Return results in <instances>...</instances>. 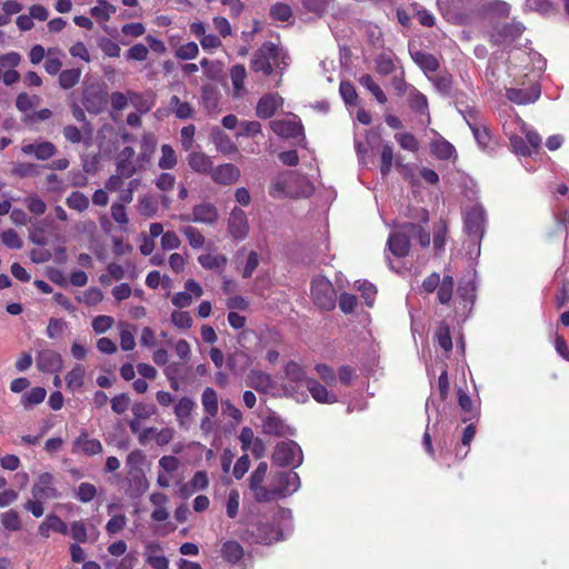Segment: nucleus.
<instances>
[{"instance_id":"nucleus-11","label":"nucleus","mask_w":569,"mask_h":569,"mask_svg":"<svg viewBox=\"0 0 569 569\" xmlns=\"http://www.w3.org/2000/svg\"><path fill=\"white\" fill-rule=\"evenodd\" d=\"M272 131L282 138H297L303 133V128L296 116L277 119L270 122Z\"/></svg>"},{"instance_id":"nucleus-20","label":"nucleus","mask_w":569,"mask_h":569,"mask_svg":"<svg viewBox=\"0 0 569 569\" xmlns=\"http://www.w3.org/2000/svg\"><path fill=\"white\" fill-rule=\"evenodd\" d=\"M210 177L218 184L229 186L239 180L240 170L232 163H223L217 168H212Z\"/></svg>"},{"instance_id":"nucleus-32","label":"nucleus","mask_w":569,"mask_h":569,"mask_svg":"<svg viewBox=\"0 0 569 569\" xmlns=\"http://www.w3.org/2000/svg\"><path fill=\"white\" fill-rule=\"evenodd\" d=\"M209 486V479L206 471H197L190 481L181 489L184 497L192 495L196 491L204 490Z\"/></svg>"},{"instance_id":"nucleus-19","label":"nucleus","mask_w":569,"mask_h":569,"mask_svg":"<svg viewBox=\"0 0 569 569\" xmlns=\"http://www.w3.org/2000/svg\"><path fill=\"white\" fill-rule=\"evenodd\" d=\"M21 151L26 156H33L37 160L46 161L57 153V147L50 141L22 143Z\"/></svg>"},{"instance_id":"nucleus-42","label":"nucleus","mask_w":569,"mask_h":569,"mask_svg":"<svg viewBox=\"0 0 569 569\" xmlns=\"http://www.w3.org/2000/svg\"><path fill=\"white\" fill-rule=\"evenodd\" d=\"M412 59L425 71L435 72L439 68L438 60L430 53L417 51Z\"/></svg>"},{"instance_id":"nucleus-29","label":"nucleus","mask_w":569,"mask_h":569,"mask_svg":"<svg viewBox=\"0 0 569 569\" xmlns=\"http://www.w3.org/2000/svg\"><path fill=\"white\" fill-rule=\"evenodd\" d=\"M247 70L242 64H236L230 69V80L232 84L231 94L233 98H242L246 93L244 79Z\"/></svg>"},{"instance_id":"nucleus-34","label":"nucleus","mask_w":569,"mask_h":569,"mask_svg":"<svg viewBox=\"0 0 569 569\" xmlns=\"http://www.w3.org/2000/svg\"><path fill=\"white\" fill-rule=\"evenodd\" d=\"M86 368L77 363L67 375H66V383L68 389L71 391H77L81 389L84 383Z\"/></svg>"},{"instance_id":"nucleus-24","label":"nucleus","mask_w":569,"mask_h":569,"mask_svg":"<svg viewBox=\"0 0 569 569\" xmlns=\"http://www.w3.org/2000/svg\"><path fill=\"white\" fill-rule=\"evenodd\" d=\"M173 437L174 430L170 427H166L160 430L154 427H149L140 432L139 441L140 443H146L149 439H153L157 445L164 446L168 445Z\"/></svg>"},{"instance_id":"nucleus-27","label":"nucleus","mask_w":569,"mask_h":569,"mask_svg":"<svg viewBox=\"0 0 569 569\" xmlns=\"http://www.w3.org/2000/svg\"><path fill=\"white\" fill-rule=\"evenodd\" d=\"M306 387L317 402L335 403L338 401L336 393L329 392L323 385L312 378L307 380Z\"/></svg>"},{"instance_id":"nucleus-49","label":"nucleus","mask_w":569,"mask_h":569,"mask_svg":"<svg viewBox=\"0 0 569 569\" xmlns=\"http://www.w3.org/2000/svg\"><path fill=\"white\" fill-rule=\"evenodd\" d=\"M156 138L152 134H144L142 139V150L137 159V162L139 163L138 170L143 167V162H148L150 160V156L153 152V149L156 147Z\"/></svg>"},{"instance_id":"nucleus-47","label":"nucleus","mask_w":569,"mask_h":569,"mask_svg":"<svg viewBox=\"0 0 569 569\" xmlns=\"http://www.w3.org/2000/svg\"><path fill=\"white\" fill-rule=\"evenodd\" d=\"M359 82L362 87L370 91V93L377 99L379 103L387 102V97L381 88L373 81L370 74H362L359 78Z\"/></svg>"},{"instance_id":"nucleus-7","label":"nucleus","mask_w":569,"mask_h":569,"mask_svg":"<svg viewBox=\"0 0 569 569\" xmlns=\"http://www.w3.org/2000/svg\"><path fill=\"white\" fill-rule=\"evenodd\" d=\"M246 386L252 388L260 395H270L276 397L279 395L277 381L271 375L260 370L251 369L244 379Z\"/></svg>"},{"instance_id":"nucleus-2","label":"nucleus","mask_w":569,"mask_h":569,"mask_svg":"<svg viewBox=\"0 0 569 569\" xmlns=\"http://www.w3.org/2000/svg\"><path fill=\"white\" fill-rule=\"evenodd\" d=\"M288 57L282 48L273 42H266L254 53L251 60V68L256 72H263L269 76L273 69H283L288 66Z\"/></svg>"},{"instance_id":"nucleus-44","label":"nucleus","mask_w":569,"mask_h":569,"mask_svg":"<svg viewBox=\"0 0 569 569\" xmlns=\"http://www.w3.org/2000/svg\"><path fill=\"white\" fill-rule=\"evenodd\" d=\"M180 231L186 237L192 249H200L204 246V237L197 228L192 226H184Z\"/></svg>"},{"instance_id":"nucleus-53","label":"nucleus","mask_w":569,"mask_h":569,"mask_svg":"<svg viewBox=\"0 0 569 569\" xmlns=\"http://www.w3.org/2000/svg\"><path fill=\"white\" fill-rule=\"evenodd\" d=\"M409 103L411 109L422 113L427 114L428 120H430L429 112H428V100L425 94L421 92L413 90L409 96Z\"/></svg>"},{"instance_id":"nucleus-39","label":"nucleus","mask_w":569,"mask_h":569,"mask_svg":"<svg viewBox=\"0 0 569 569\" xmlns=\"http://www.w3.org/2000/svg\"><path fill=\"white\" fill-rule=\"evenodd\" d=\"M171 112L179 119L192 117L193 108L187 101H181L179 97L172 96L169 101Z\"/></svg>"},{"instance_id":"nucleus-61","label":"nucleus","mask_w":569,"mask_h":569,"mask_svg":"<svg viewBox=\"0 0 569 569\" xmlns=\"http://www.w3.org/2000/svg\"><path fill=\"white\" fill-rule=\"evenodd\" d=\"M240 506V493L238 490H230L227 502H226V513L229 518L234 519L238 516Z\"/></svg>"},{"instance_id":"nucleus-25","label":"nucleus","mask_w":569,"mask_h":569,"mask_svg":"<svg viewBox=\"0 0 569 569\" xmlns=\"http://www.w3.org/2000/svg\"><path fill=\"white\" fill-rule=\"evenodd\" d=\"M475 286L471 282H468L466 284H460L458 287L457 292V299L455 300V303L459 305L457 306V312H459V309H461L460 316L466 317L469 311L472 308L473 299H475Z\"/></svg>"},{"instance_id":"nucleus-43","label":"nucleus","mask_w":569,"mask_h":569,"mask_svg":"<svg viewBox=\"0 0 569 569\" xmlns=\"http://www.w3.org/2000/svg\"><path fill=\"white\" fill-rule=\"evenodd\" d=\"M178 163L176 151L170 144L161 146V157L159 158L158 166L160 169L170 170Z\"/></svg>"},{"instance_id":"nucleus-1","label":"nucleus","mask_w":569,"mask_h":569,"mask_svg":"<svg viewBox=\"0 0 569 569\" xmlns=\"http://www.w3.org/2000/svg\"><path fill=\"white\" fill-rule=\"evenodd\" d=\"M313 192L312 183L296 171H288L276 177L269 188L274 199L309 197Z\"/></svg>"},{"instance_id":"nucleus-63","label":"nucleus","mask_w":569,"mask_h":569,"mask_svg":"<svg viewBox=\"0 0 569 569\" xmlns=\"http://www.w3.org/2000/svg\"><path fill=\"white\" fill-rule=\"evenodd\" d=\"M39 103H40V97L30 96L28 93H20L16 100L17 108L22 112H26V111L32 109L33 107H37Z\"/></svg>"},{"instance_id":"nucleus-5","label":"nucleus","mask_w":569,"mask_h":569,"mask_svg":"<svg viewBox=\"0 0 569 569\" xmlns=\"http://www.w3.org/2000/svg\"><path fill=\"white\" fill-rule=\"evenodd\" d=\"M272 461L280 467L297 468L303 461V453L300 446L296 441H280L274 447Z\"/></svg>"},{"instance_id":"nucleus-37","label":"nucleus","mask_w":569,"mask_h":569,"mask_svg":"<svg viewBox=\"0 0 569 569\" xmlns=\"http://www.w3.org/2000/svg\"><path fill=\"white\" fill-rule=\"evenodd\" d=\"M170 46L174 49V56L181 60H192L199 54L198 44L193 41L178 46L173 42V38H171Z\"/></svg>"},{"instance_id":"nucleus-54","label":"nucleus","mask_w":569,"mask_h":569,"mask_svg":"<svg viewBox=\"0 0 569 569\" xmlns=\"http://www.w3.org/2000/svg\"><path fill=\"white\" fill-rule=\"evenodd\" d=\"M523 30L525 27L521 22L512 21L502 28L500 32L501 41H513L521 36Z\"/></svg>"},{"instance_id":"nucleus-13","label":"nucleus","mask_w":569,"mask_h":569,"mask_svg":"<svg viewBox=\"0 0 569 569\" xmlns=\"http://www.w3.org/2000/svg\"><path fill=\"white\" fill-rule=\"evenodd\" d=\"M262 432L273 437L295 436V428L287 425L279 416L273 412L262 420Z\"/></svg>"},{"instance_id":"nucleus-3","label":"nucleus","mask_w":569,"mask_h":569,"mask_svg":"<svg viewBox=\"0 0 569 569\" xmlns=\"http://www.w3.org/2000/svg\"><path fill=\"white\" fill-rule=\"evenodd\" d=\"M301 482L297 472L293 471H277L271 476L269 486H267V500L262 502H270L277 499L286 498L298 491Z\"/></svg>"},{"instance_id":"nucleus-64","label":"nucleus","mask_w":569,"mask_h":569,"mask_svg":"<svg viewBox=\"0 0 569 569\" xmlns=\"http://www.w3.org/2000/svg\"><path fill=\"white\" fill-rule=\"evenodd\" d=\"M24 203H26L28 210L36 216H41L47 210L46 202L40 197H38L36 194L27 197L24 199Z\"/></svg>"},{"instance_id":"nucleus-22","label":"nucleus","mask_w":569,"mask_h":569,"mask_svg":"<svg viewBox=\"0 0 569 569\" xmlns=\"http://www.w3.org/2000/svg\"><path fill=\"white\" fill-rule=\"evenodd\" d=\"M136 151L132 147H124L117 156V172L124 178L133 176L138 171L133 162Z\"/></svg>"},{"instance_id":"nucleus-50","label":"nucleus","mask_w":569,"mask_h":569,"mask_svg":"<svg viewBox=\"0 0 569 569\" xmlns=\"http://www.w3.org/2000/svg\"><path fill=\"white\" fill-rule=\"evenodd\" d=\"M11 173L19 178H31L39 174V167L31 162H17L11 169Z\"/></svg>"},{"instance_id":"nucleus-55","label":"nucleus","mask_w":569,"mask_h":569,"mask_svg":"<svg viewBox=\"0 0 569 569\" xmlns=\"http://www.w3.org/2000/svg\"><path fill=\"white\" fill-rule=\"evenodd\" d=\"M405 229L408 232V237H415L418 239L422 247H427L430 243V234L428 231L422 229L420 226L415 223H406Z\"/></svg>"},{"instance_id":"nucleus-21","label":"nucleus","mask_w":569,"mask_h":569,"mask_svg":"<svg viewBox=\"0 0 569 569\" xmlns=\"http://www.w3.org/2000/svg\"><path fill=\"white\" fill-rule=\"evenodd\" d=\"M37 368L42 372H58L62 369V358L53 350H42L38 353Z\"/></svg>"},{"instance_id":"nucleus-12","label":"nucleus","mask_w":569,"mask_h":569,"mask_svg":"<svg viewBox=\"0 0 569 569\" xmlns=\"http://www.w3.org/2000/svg\"><path fill=\"white\" fill-rule=\"evenodd\" d=\"M103 450L102 443L96 438H90L88 431L82 430L80 435L72 441L71 452L83 453L86 456H96Z\"/></svg>"},{"instance_id":"nucleus-23","label":"nucleus","mask_w":569,"mask_h":569,"mask_svg":"<svg viewBox=\"0 0 569 569\" xmlns=\"http://www.w3.org/2000/svg\"><path fill=\"white\" fill-rule=\"evenodd\" d=\"M282 103L283 100L278 93H268L258 101L256 113L262 119L271 118Z\"/></svg>"},{"instance_id":"nucleus-33","label":"nucleus","mask_w":569,"mask_h":569,"mask_svg":"<svg viewBox=\"0 0 569 569\" xmlns=\"http://www.w3.org/2000/svg\"><path fill=\"white\" fill-rule=\"evenodd\" d=\"M203 411L210 417H216L219 410L217 391L210 387L204 388L201 395Z\"/></svg>"},{"instance_id":"nucleus-28","label":"nucleus","mask_w":569,"mask_h":569,"mask_svg":"<svg viewBox=\"0 0 569 569\" xmlns=\"http://www.w3.org/2000/svg\"><path fill=\"white\" fill-rule=\"evenodd\" d=\"M188 164L193 171L200 174H210L213 168L211 158L200 151H192L189 153Z\"/></svg>"},{"instance_id":"nucleus-41","label":"nucleus","mask_w":569,"mask_h":569,"mask_svg":"<svg viewBox=\"0 0 569 569\" xmlns=\"http://www.w3.org/2000/svg\"><path fill=\"white\" fill-rule=\"evenodd\" d=\"M66 204L72 210L83 212L89 208L90 200L84 193L80 191H72L66 198Z\"/></svg>"},{"instance_id":"nucleus-8","label":"nucleus","mask_w":569,"mask_h":569,"mask_svg":"<svg viewBox=\"0 0 569 569\" xmlns=\"http://www.w3.org/2000/svg\"><path fill=\"white\" fill-rule=\"evenodd\" d=\"M227 229L236 241H242L249 236V220L247 213L239 207L232 208L227 220Z\"/></svg>"},{"instance_id":"nucleus-46","label":"nucleus","mask_w":569,"mask_h":569,"mask_svg":"<svg viewBox=\"0 0 569 569\" xmlns=\"http://www.w3.org/2000/svg\"><path fill=\"white\" fill-rule=\"evenodd\" d=\"M81 78V69L72 68L60 72L59 84L62 89L73 88Z\"/></svg>"},{"instance_id":"nucleus-18","label":"nucleus","mask_w":569,"mask_h":569,"mask_svg":"<svg viewBox=\"0 0 569 569\" xmlns=\"http://www.w3.org/2000/svg\"><path fill=\"white\" fill-rule=\"evenodd\" d=\"M409 237L408 232L405 229V224L400 227L399 230L392 232L388 238V249L389 251L398 258L406 257L409 252Z\"/></svg>"},{"instance_id":"nucleus-16","label":"nucleus","mask_w":569,"mask_h":569,"mask_svg":"<svg viewBox=\"0 0 569 569\" xmlns=\"http://www.w3.org/2000/svg\"><path fill=\"white\" fill-rule=\"evenodd\" d=\"M143 557L153 569H168L169 560L163 555L162 546L157 541H148L144 545Z\"/></svg>"},{"instance_id":"nucleus-35","label":"nucleus","mask_w":569,"mask_h":569,"mask_svg":"<svg viewBox=\"0 0 569 569\" xmlns=\"http://www.w3.org/2000/svg\"><path fill=\"white\" fill-rule=\"evenodd\" d=\"M198 261L207 270L222 271L227 266L228 259L224 254L207 253L199 256Z\"/></svg>"},{"instance_id":"nucleus-62","label":"nucleus","mask_w":569,"mask_h":569,"mask_svg":"<svg viewBox=\"0 0 569 569\" xmlns=\"http://www.w3.org/2000/svg\"><path fill=\"white\" fill-rule=\"evenodd\" d=\"M510 9V4L502 0H490L486 4V10L497 17H508Z\"/></svg>"},{"instance_id":"nucleus-60","label":"nucleus","mask_w":569,"mask_h":569,"mask_svg":"<svg viewBox=\"0 0 569 569\" xmlns=\"http://www.w3.org/2000/svg\"><path fill=\"white\" fill-rule=\"evenodd\" d=\"M0 240L2 244L10 249H21L23 246V241L20 236L12 229L4 230L0 234Z\"/></svg>"},{"instance_id":"nucleus-52","label":"nucleus","mask_w":569,"mask_h":569,"mask_svg":"<svg viewBox=\"0 0 569 569\" xmlns=\"http://www.w3.org/2000/svg\"><path fill=\"white\" fill-rule=\"evenodd\" d=\"M270 17L273 20L287 22L292 18L291 7L283 2H277L270 8Z\"/></svg>"},{"instance_id":"nucleus-30","label":"nucleus","mask_w":569,"mask_h":569,"mask_svg":"<svg viewBox=\"0 0 569 569\" xmlns=\"http://www.w3.org/2000/svg\"><path fill=\"white\" fill-rule=\"evenodd\" d=\"M169 499L162 492H153L150 495V502L154 506V510L151 513V519L157 522L166 521L169 518L167 510V503Z\"/></svg>"},{"instance_id":"nucleus-48","label":"nucleus","mask_w":569,"mask_h":569,"mask_svg":"<svg viewBox=\"0 0 569 569\" xmlns=\"http://www.w3.org/2000/svg\"><path fill=\"white\" fill-rule=\"evenodd\" d=\"M63 137L70 142V143H79L84 142V144H89L91 140V131L89 130L87 133V137L81 132L79 128L72 124H68L63 128Z\"/></svg>"},{"instance_id":"nucleus-9","label":"nucleus","mask_w":569,"mask_h":569,"mask_svg":"<svg viewBox=\"0 0 569 569\" xmlns=\"http://www.w3.org/2000/svg\"><path fill=\"white\" fill-rule=\"evenodd\" d=\"M32 498L50 500L60 497L58 489L54 486V477L50 472H43L38 476L31 488Z\"/></svg>"},{"instance_id":"nucleus-56","label":"nucleus","mask_w":569,"mask_h":569,"mask_svg":"<svg viewBox=\"0 0 569 569\" xmlns=\"http://www.w3.org/2000/svg\"><path fill=\"white\" fill-rule=\"evenodd\" d=\"M1 522L4 529L9 531H18L21 529L20 517L13 509H10L1 515Z\"/></svg>"},{"instance_id":"nucleus-57","label":"nucleus","mask_w":569,"mask_h":569,"mask_svg":"<svg viewBox=\"0 0 569 569\" xmlns=\"http://www.w3.org/2000/svg\"><path fill=\"white\" fill-rule=\"evenodd\" d=\"M127 517L124 513L113 515L106 525V531L109 536H114L122 531L127 526Z\"/></svg>"},{"instance_id":"nucleus-6","label":"nucleus","mask_w":569,"mask_h":569,"mask_svg":"<svg viewBox=\"0 0 569 569\" xmlns=\"http://www.w3.org/2000/svg\"><path fill=\"white\" fill-rule=\"evenodd\" d=\"M311 296L313 302L323 310H332L336 306V290L332 283L323 277H318L312 281Z\"/></svg>"},{"instance_id":"nucleus-58","label":"nucleus","mask_w":569,"mask_h":569,"mask_svg":"<svg viewBox=\"0 0 569 569\" xmlns=\"http://www.w3.org/2000/svg\"><path fill=\"white\" fill-rule=\"evenodd\" d=\"M103 298L102 291L99 288H89L83 291L81 295L77 296V300L80 303H84L87 306H94L99 303Z\"/></svg>"},{"instance_id":"nucleus-36","label":"nucleus","mask_w":569,"mask_h":569,"mask_svg":"<svg viewBox=\"0 0 569 569\" xmlns=\"http://www.w3.org/2000/svg\"><path fill=\"white\" fill-rule=\"evenodd\" d=\"M221 556L226 561L236 563L243 557V548L234 540L226 541L221 548Z\"/></svg>"},{"instance_id":"nucleus-14","label":"nucleus","mask_w":569,"mask_h":569,"mask_svg":"<svg viewBox=\"0 0 569 569\" xmlns=\"http://www.w3.org/2000/svg\"><path fill=\"white\" fill-rule=\"evenodd\" d=\"M180 220L213 224L218 220V210L211 203H200L193 207L191 216H180Z\"/></svg>"},{"instance_id":"nucleus-40","label":"nucleus","mask_w":569,"mask_h":569,"mask_svg":"<svg viewBox=\"0 0 569 569\" xmlns=\"http://www.w3.org/2000/svg\"><path fill=\"white\" fill-rule=\"evenodd\" d=\"M137 210L146 218H152L159 210L158 200L151 196H143L138 199Z\"/></svg>"},{"instance_id":"nucleus-26","label":"nucleus","mask_w":569,"mask_h":569,"mask_svg":"<svg viewBox=\"0 0 569 569\" xmlns=\"http://www.w3.org/2000/svg\"><path fill=\"white\" fill-rule=\"evenodd\" d=\"M435 139L430 142L431 153L440 160L456 158L457 154L455 147L437 132H435Z\"/></svg>"},{"instance_id":"nucleus-45","label":"nucleus","mask_w":569,"mask_h":569,"mask_svg":"<svg viewBox=\"0 0 569 569\" xmlns=\"http://www.w3.org/2000/svg\"><path fill=\"white\" fill-rule=\"evenodd\" d=\"M455 281L451 276H445L438 287V301L441 305L450 302L453 293Z\"/></svg>"},{"instance_id":"nucleus-17","label":"nucleus","mask_w":569,"mask_h":569,"mask_svg":"<svg viewBox=\"0 0 569 569\" xmlns=\"http://www.w3.org/2000/svg\"><path fill=\"white\" fill-rule=\"evenodd\" d=\"M541 94V88L538 83L531 84L529 88H508L507 98L517 104H528L537 101Z\"/></svg>"},{"instance_id":"nucleus-4","label":"nucleus","mask_w":569,"mask_h":569,"mask_svg":"<svg viewBox=\"0 0 569 569\" xmlns=\"http://www.w3.org/2000/svg\"><path fill=\"white\" fill-rule=\"evenodd\" d=\"M278 518L282 521V529H277L272 525H260L257 527L253 536L257 542L270 545L279 541L292 530V515L288 509H280Z\"/></svg>"},{"instance_id":"nucleus-10","label":"nucleus","mask_w":569,"mask_h":569,"mask_svg":"<svg viewBox=\"0 0 569 569\" xmlns=\"http://www.w3.org/2000/svg\"><path fill=\"white\" fill-rule=\"evenodd\" d=\"M268 472L267 462H260L257 468L251 472L249 477V488L252 492L253 499L257 502H262V500H267V486H263V481L266 475Z\"/></svg>"},{"instance_id":"nucleus-31","label":"nucleus","mask_w":569,"mask_h":569,"mask_svg":"<svg viewBox=\"0 0 569 569\" xmlns=\"http://www.w3.org/2000/svg\"><path fill=\"white\" fill-rule=\"evenodd\" d=\"M196 401L189 397H182L174 406V415L180 426H186L192 411L196 409Z\"/></svg>"},{"instance_id":"nucleus-38","label":"nucleus","mask_w":569,"mask_h":569,"mask_svg":"<svg viewBox=\"0 0 569 569\" xmlns=\"http://www.w3.org/2000/svg\"><path fill=\"white\" fill-rule=\"evenodd\" d=\"M284 376L290 382H295L298 386H307V380L309 379L302 367L295 361H290L284 366Z\"/></svg>"},{"instance_id":"nucleus-15","label":"nucleus","mask_w":569,"mask_h":569,"mask_svg":"<svg viewBox=\"0 0 569 569\" xmlns=\"http://www.w3.org/2000/svg\"><path fill=\"white\" fill-rule=\"evenodd\" d=\"M485 221V209L481 206L476 204L471 207L466 213V230L470 236L475 238H480L483 233Z\"/></svg>"},{"instance_id":"nucleus-59","label":"nucleus","mask_w":569,"mask_h":569,"mask_svg":"<svg viewBox=\"0 0 569 569\" xmlns=\"http://www.w3.org/2000/svg\"><path fill=\"white\" fill-rule=\"evenodd\" d=\"M71 537L77 541V543H86L89 540L88 529L83 521H73L70 525Z\"/></svg>"},{"instance_id":"nucleus-51","label":"nucleus","mask_w":569,"mask_h":569,"mask_svg":"<svg viewBox=\"0 0 569 569\" xmlns=\"http://www.w3.org/2000/svg\"><path fill=\"white\" fill-rule=\"evenodd\" d=\"M47 391L44 388L36 387L24 393L21 398V402L24 408H31L36 405L41 403L46 398Z\"/></svg>"}]
</instances>
